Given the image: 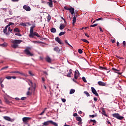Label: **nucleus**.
<instances>
[{
  "label": "nucleus",
  "mask_w": 126,
  "mask_h": 126,
  "mask_svg": "<svg viewBox=\"0 0 126 126\" xmlns=\"http://www.w3.org/2000/svg\"><path fill=\"white\" fill-rule=\"evenodd\" d=\"M11 42V47H12V48H13V49H16L18 48V45H19V44H20V43L22 42V40L15 39L12 40Z\"/></svg>",
  "instance_id": "obj_1"
},
{
  "label": "nucleus",
  "mask_w": 126,
  "mask_h": 126,
  "mask_svg": "<svg viewBox=\"0 0 126 126\" xmlns=\"http://www.w3.org/2000/svg\"><path fill=\"white\" fill-rule=\"evenodd\" d=\"M30 50H31V48L28 47L24 50V53L26 55L29 56L30 57H32L33 56V54L30 52Z\"/></svg>",
  "instance_id": "obj_2"
},
{
  "label": "nucleus",
  "mask_w": 126,
  "mask_h": 126,
  "mask_svg": "<svg viewBox=\"0 0 126 126\" xmlns=\"http://www.w3.org/2000/svg\"><path fill=\"white\" fill-rule=\"evenodd\" d=\"M112 116L114 118H116V119H118V120H124V119H125V118L123 116H120V114L119 113H114L112 114Z\"/></svg>",
  "instance_id": "obj_3"
},
{
  "label": "nucleus",
  "mask_w": 126,
  "mask_h": 126,
  "mask_svg": "<svg viewBox=\"0 0 126 126\" xmlns=\"http://www.w3.org/2000/svg\"><path fill=\"white\" fill-rule=\"evenodd\" d=\"M64 8L66 10H69L70 13H71L72 15L74 14V8L72 7L69 8L68 6H64Z\"/></svg>",
  "instance_id": "obj_4"
},
{
  "label": "nucleus",
  "mask_w": 126,
  "mask_h": 126,
  "mask_svg": "<svg viewBox=\"0 0 126 126\" xmlns=\"http://www.w3.org/2000/svg\"><path fill=\"white\" fill-rule=\"evenodd\" d=\"M31 118L30 117H24L22 119V121L24 124H27L31 120Z\"/></svg>",
  "instance_id": "obj_5"
},
{
  "label": "nucleus",
  "mask_w": 126,
  "mask_h": 126,
  "mask_svg": "<svg viewBox=\"0 0 126 126\" xmlns=\"http://www.w3.org/2000/svg\"><path fill=\"white\" fill-rule=\"evenodd\" d=\"M92 92L93 94L95 95L96 97H98L99 96V94H98V93H97V91H96V90H95V88L92 87L91 88Z\"/></svg>",
  "instance_id": "obj_6"
},
{
  "label": "nucleus",
  "mask_w": 126,
  "mask_h": 126,
  "mask_svg": "<svg viewBox=\"0 0 126 126\" xmlns=\"http://www.w3.org/2000/svg\"><path fill=\"white\" fill-rule=\"evenodd\" d=\"M23 8H24L25 10H26V11H30L31 10V8H30V6L27 5H24Z\"/></svg>",
  "instance_id": "obj_7"
},
{
  "label": "nucleus",
  "mask_w": 126,
  "mask_h": 126,
  "mask_svg": "<svg viewBox=\"0 0 126 126\" xmlns=\"http://www.w3.org/2000/svg\"><path fill=\"white\" fill-rule=\"evenodd\" d=\"M78 77H79V71L78 70H76L74 74V78L75 79H77Z\"/></svg>",
  "instance_id": "obj_8"
},
{
  "label": "nucleus",
  "mask_w": 126,
  "mask_h": 126,
  "mask_svg": "<svg viewBox=\"0 0 126 126\" xmlns=\"http://www.w3.org/2000/svg\"><path fill=\"white\" fill-rule=\"evenodd\" d=\"M97 84L99 86H106L107 85V84L104 82L102 81H98L97 82Z\"/></svg>",
  "instance_id": "obj_9"
},
{
  "label": "nucleus",
  "mask_w": 126,
  "mask_h": 126,
  "mask_svg": "<svg viewBox=\"0 0 126 126\" xmlns=\"http://www.w3.org/2000/svg\"><path fill=\"white\" fill-rule=\"evenodd\" d=\"M3 119L5 120L6 121H8V122H13V120L11 119L10 117H8V116H4L3 117Z\"/></svg>",
  "instance_id": "obj_10"
},
{
  "label": "nucleus",
  "mask_w": 126,
  "mask_h": 126,
  "mask_svg": "<svg viewBox=\"0 0 126 126\" xmlns=\"http://www.w3.org/2000/svg\"><path fill=\"white\" fill-rule=\"evenodd\" d=\"M7 28H8V27L6 26L5 28L3 29V33H4V34H5L7 36H8V35H9V32H7Z\"/></svg>",
  "instance_id": "obj_11"
},
{
  "label": "nucleus",
  "mask_w": 126,
  "mask_h": 126,
  "mask_svg": "<svg viewBox=\"0 0 126 126\" xmlns=\"http://www.w3.org/2000/svg\"><path fill=\"white\" fill-rule=\"evenodd\" d=\"M52 122V120H50V121H46V122H44L43 123H42V126H49V125H50V124H51V122Z\"/></svg>",
  "instance_id": "obj_12"
},
{
  "label": "nucleus",
  "mask_w": 126,
  "mask_h": 126,
  "mask_svg": "<svg viewBox=\"0 0 126 126\" xmlns=\"http://www.w3.org/2000/svg\"><path fill=\"white\" fill-rule=\"evenodd\" d=\"M55 40L58 42V43L59 44H60V45H62L63 42H62V40H61V39L59 37H57L55 38Z\"/></svg>",
  "instance_id": "obj_13"
},
{
  "label": "nucleus",
  "mask_w": 126,
  "mask_h": 126,
  "mask_svg": "<svg viewBox=\"0 0 126 126\" xmlns=\"http://www.w3.org/2000/svg\"><path fill=\"white\" fill-rule=\"evenodd\" d=\"M49 2H48L49 6L50 7H53V0H48Z\"/></svg>",
  "instance_id": "obj_14"
},
{
  "label": "nucleus",
  "mask_w": 126,
  "mask_h": 126,
  "mask_svg": "<svg viewBox=\"0 0 126 126\" xmlns=\"http://www.w3.org/2000/svg\"><path fill=\"white\" fill-rule=\"evenodd\" d=\"M45 60L46 61V62H47V63H52V60H51V58L49 57V56H47L45 58Z\"/></svg>",
  "instance_id": "obj_15"
},
{
  "label": "nucleus",
  "mask_w": 126,
  "mask_h": 126,
  "mask_svg": "<svg viewBox=\"0 0 126 126\" xmlns=\"http://www.w3.org/2000/svg\"><path fill=\"white\" fill-rule=\"evenodd\" d=\"M71 74H72V70L70 69L69 73L67 74V77H71Z\"/></svg>",
  "instance_id": "obj_16"
},
{
  "label": "nucleus",
  "mask_w": 126,
  "mask_h": 126,
  "mask_svg": "<svg viewBox=\"0 0 126 126\" xmlns=\"http://www.w3.org/2000/svg\"><path fill=\"white\" fill-rule=\"evenodd\" d=\"M10 73H19V74H23V73H21L18 71H12L10 72Z\"/></svg>",
  "instance_id": "obj_17"
},
{
  "label": "nucleus",
  "mask_w": 126,
  "mask_h": 126,
  "mask_svg": "<svg viewBox=\"0 0 126 126\" xmlns=\"http://www.w3.org/2000/svg\"><path fill=\"white\" fill-rule=\"evenodd\" d=\"M34 36H35L34 32H31L29 35V37H30V38H34Z\"/></svg>",
  "instance_id": "obj_18"
},
{
  "label": "nucleus",
  "mask_w": 126,
  "mask_h": 126,
  "mask_svg": "<svg viewBox=\"0 0 126 126\" xmlns=\"http://www.w3.org/2000/svg\"><path fill=\"white\" fill-rule=\"evenodd\" d=\"M34 28H35V26H32L31 27L30 33H33L34 32Z\"/></svg>",
  "instance_id": "obj_19"
},
{
  "label": "nucleus",
  "mask_w": 126,
  "mask_h": 126,
  "mask_svg": "<svg viewBox=\"0 0 126 126\" xmlns=\"http://www.w3.org/2000/svg\"><path fill=\"white\" fill-rule=\"evenodd\" d=\"M64 27H65L64 26V25L61 24L60 26V30H63V29H64Z\"/></svg>",
  "instance_id": "obj_20"
},
{
  "label": "nucleus",
  "mask_w": 126,
  "mask_h": 126,
  "mask_svg": "<svg viewBox=\"0 0 126 126\" xmlns=\"http://www.w3.org/2000/svg\"><path fill=\"white\" fill-rule=\"evenodd\" d=\"M102 114L105 117H108V115H107V113H106V111H105V110H102Z\"/></svg>",
  "instance_id": "obj_21"
},
{
  "label": "nucleus",
  "mask_w": 126,
  "mask_h": 126,
  "mask_svg": "<svg viewBox=\"0 0 126 126\" xmlns=\"http://www.w3.org/2000/svg\"><path fill=\"white\" fill-rule=\"evenodd\" d=\"M76 22V17L74 16L73 18V25H74Z\"/></svg>",
  "instance_id": "obj_22"
},
{
  "label": "nucleus",
  "mask_w": 126,
  "mask_h": 126,
  "mask_svg": "<svg viewBox=\"0 0 126 126\" xmlns=\"http://www.w3.org/2000/svg\"><path fill=\"white\" fill-rule=\"evenodd\" d=\"M51 32H52V33H56V32H57V30L56 28H53L51 29Z\"/></svg>",
  "instance_id": "obj_23"
},
{
  "label": "nucleus",
  "mask_w": 126,
  "mask_h": 126,
  "mask_svg": "<svg viewBox=\"0 0 126 126\" xmlns=\"http://www.w3.org/2000/svg\"><path fill=\"white\" fill-rule=\"evenodd\" d=\"M14 32H18V33H19V32H20V31L19 30V29H18V28H16L14 29Z\"/></svg>",
  "instance_id": "obj_24"
},
{
  "label": "nucleus",
  "mask_w": 126,
  "mask_h": 126,
  "mask_svg": "<svg viewBox=\"0 0 126 126\" xmlns=\"http://www.w3.org/2000/svg\"><path fill=\"white\" fill-rule=\"evenodd\" d=\"M91 123H94V124H96L97 122L95 120H91L89 122V124H91Z\"/></svg>",
  "instance_id": "obj_25"
},
{
  "label": "nucleus",
  "mask_w": 126,
  "mask_h": 126,
  "mask_svg": "<svg viewBox=\"0 0 126 126\" xmlns=\"http://www.w3.org/2000/svg\"><path fill=\"white\" fill-rule=\"evenodd\" d=\"M75 92V90L74 89H71L69 92V94H73Z\"/></svg>",
  "instance_id": "obj_26"
},
{
  "label": "nucleus",
  "mask_w": 126,
  "mask_h": 126,
  "mask_svg": "<svg viewBox=\"0 0 126 126\" xmlns=\"http://www.w3.org/2000/svg\"><path fill=\"white\" fill-rule=\"evenodd\" d=\"M51 125H53L54 126H58V124L56 122H54L53 121H51Z\"/></svg>",
  "instance_id": "obj_27"
},
{
  "label": "nucleus",
  "mask_w": 126,
  "mask_h": 126,
  "mask_svg": "<svg viewBox=\"0 0 126 126\" xmlns=\"http://www.w3.org/2000/svg\"><path fill=\"white\" fill-rule=\"evenodd\" d=\"M0 46H2V47H7V43L4 42V43L1 44Z\"/></svg>",
  "instance_id": "obj_28"
},
{
  "label": "nucleus",
  "mask_w": 126,
  "mask_h": 126,
  "mask_svg": "<svg viewBox=\"0 0 126 126\" xmlns=\"http://www.w3.org/2000/svg\"><path fill=\"white\" fill-rule=\"evenodd\" d=\"M84 94H86V96H87V97H90V94H89V93L86 91H85L84 92Z\"/></svg>",
  "instance_id": "obj_29"
},
{
  "label": "nucleus",
  "mask_w": 126,
  "mask_h": 126,
  "mask_svg": "<svg viewBox=\"0 0 126 126\" xmlns=\"http://www.w3.org/2000/svg\"><path fill=\"white\" fill-rule=\"evenodd\" d=\"M54 51H55V52H59V51H60V48L59 47H55L54 49Z\"/></svg>",
  "instance_id": "obj_30"
},
{
  "label": "nucleus",
  "mask_w": 126,
  "mask_h": 126,
  "mask_svg": "<svg viewBox=\"0 0 126 126\" xmlns=\"http://www.w3.org/2000/svg\"><path fill=\"white\" fill-rule=\"evenodd\" d=\"M65 34V32H61L59 33V36H63V35H64Z\"/></svg>",
  "instance_id": "obj_31"
},
{
  "label": "nucleus",
  "mask_w": 126,
  "mask_h": 126,
  "mask_svg": "<svg viewBox=\"0 0 126 126\" xmlns=\"http://www.w3.org/2000/svg\"><path fill=\"white\" fill-rule=\"evenodd\" d=\"M81 40L83 41V42H84L85 43H89V41H88L87 40L85 39H82Z\"/></svg>",
  "instance_id": "obj_32"
},
{
  "label": "nucleus",
  "mask_w": 126,
  "mask_h": 126,
  "mask_svg": "<svg viewBox=\"0 0 126 126\" xmlns=\"http://www.w3.org/2000/svg\"><path fill=\"white\" fill-rule=\"evenodd\" d=\"M34 36H36V37H40V35L37 33V32H34Z\"/></svg>",
  "instance_id": "obj_33"
},
{
  "label": "nucleus",
  "mask_w": 126,
  "mask_h": 126,
  "mask_svg": "<svg viewBox=\"0 0 126 126\" xmlns=\"http://www.w3.org/2000/svg\"><path fill=\"white\" fill-rule=\"evenodd\" d=\"M82 80H83V81H84V82H85V83H87V81L86 80V78H85V77H82Z\"/></svg>",
  "instance_id": "obj_34"
},
{
  "label": "nucleus",
  "mask_w": 126,
  "mask_h": 126,
  "mask_svg": "<svg viewBox=\"0 0 126 126\" xmlns=\"http://www.w3.org/2000/svg\"><path fill=\"white\" fill-rule=\"evenodd\" d=\"M11 25H14V23L10 22V23L7 25V26L8 27H9V26H10Z\"/></svg>",
  "instance_id": "obj_35"
},
{
  "label": "nucleus",
  "mask_w": 126,
  "mask_h": 126,
  "mask_svg": "<svg viewBox=\"0 0 126 126\" xmlns=\"http://www.w3.org/2000/svg\"><path fill=\"white\" fill-rule=\"evenodd\" d=\"M3 82V78H0V84H1Z\"/></svg>",
  "instance_id": "obj_36"
},
{
  "label": "nucleus",
  "mask_w": 126,
  "mask_h": 126,
  "mask_svg": "<svg viewBox=\"0 0 126 126\" xmlns=\"http://www.w3.org/2000/svg\"><path fill=\"white\" fill-rule=\"evenodd\" d=\"M65 43L66 44H67V45H68V46H70V47L73 48L71 45H70V44H69V43H68V42H67V40H65Z\"/></svg>",
  "instance_id": "obj_37"
},
{
  "label": "nucleus",
  "mask_w": 126,
  "mask_h": 126,
  "mask_svg": "<svg viewBox=\"0 0 126 126\" xmlns=\"http://www.w3.org/2000/svg\"><path fill=\"white\" fill-rule=\"evenodd\" d=\"M76 120H77V121H78V122H81V118L80 117H77Z\"/></svg>",
  "instance_id": "obj_38"
},
{
  "label": "nucleus",
  "mask_w": 126,
  "mask_h": 126,
  "mask_svg": "<svg viewBox=\"0 0 126 126\" xmlns=\"http://www.w3.org/2000/svg\"><path fill=\"white\" fill-rule=\"evenodd\" d=\"M78 52L79 54H82V53H83V51H82V50L80 49H78Z\"/></svg>",
  "instance_id": "obj_39"
},
{
  "label": "nucleus",
  "mask_w": 126,
  "mask_h": 126,
  "mask_svg": "<svg viewBox=\"0 0 126 126\" xmlns=\"http://www.w3.org/2000/svg\"><path fill=\"white\" fill-rule=\"evenodd\" d=\"M6 68H8V66H6L5 67H2L0 70H3V69H6Z\"/></svg>",
  "instance_id": "obj_40"
},
{
  "label": "nucleus",
  "mask_w": 126,
  "mask_h": 126,
  "mask_svg": "<svg viewBox=\"0 0 126 126\" xmlns=\"http://www.w3.org/2000/svg\"><path fill=\"white\" fill-rule=\"evenodd\" d=\"M98 26V24H94V25H91L90 26V27H96V26Z\"/></svg>",
  "instance_id": "obj_41"
},
{
  "label": "nucleus",
  "mask_w": 126,
  "mask_h": 126,
  "mask_svg": "<svg viewBox=\"0 0 126 126\" xmlns=\"http://www.w3.org/2000/svg\"><path fill=\"white\" fill-rule=\"evenodd\" d=\"M8 32H12V29H11V28L10 27H8Z\"/></svg>",
  "instance_id": "obj_42"
},
{
  "label": "nucleus",
  "mask_w": 126,
  "mask_h": 126,
  "mask_svg": "<svg viewBox=\"0 0 126 126\" xmlns=\"http://www.w3.org/2000/svg\"><path fill=\"white\" fill-rule=\"evenodd\" d=\"M99 69H107L106 67H102L101 66H100L99 67Z\"/></svg>",
  "instance_id": "obj_43"
},
{
  "label": "nucleus",
  "mask_w": 126,
  "mask_h": 126,
  "mask_svg": "<svg viewBox=\"0 0 126 126\" xmlns=\"http://www.w3.org/2000/svg\"><path fill=\"white\" fill-rule=\"evenodd\" d=\"M5 78L8 80L11 79V76H7L5 77Z\"/></svg>",
  "instance_id": "obj_44"
},
{
  "label": "nucleus",
  "mask_w": 126,
  "mask_h": 126,
  "mask_svg": "<svg viewBox=\"0 0 126 126\" xmlns=\"http://www.w3.org/2000/svg\"><path fill=\"white\" fill-rule=\"evenodd\" d=\"M15 35H16V36H19V37H21L22 36V35H21V34L20 33H15Z\"/></svg>",
  "instance_id": "obj_45"
},
{
  "label": "nucleus",
  "mask_w": 126,
  "mask_h": 126,
  "mask_svg": "<svg viewBox=\"0 0 126 126\" xmlns=\"http://www.w3.org/2000/svg\"><path fill=\"white\" fill-rule=\"evenodd\" d=\"M33 43H37V44H40V43H42V42L39 41H33Z\"/></svg>",
  "instance_id": "obj_46"
},
{
  "label": "nucleus",
  "mask_w": 126,
  "mask_h": 126,
  "mask_svg": "<svg viewBox=\"0 0 126 126\" xmlns=\"http://www.w3.org/2000/svg\"><path fill=\"white\" fill-rule=\"evenodd\" d=\"M6 8H0V10H4V11H5V12H6Z\"/></svg>",
  "instance_id": "obj_47"
},
{
  "label": "nucleus",
  "mask_w": 126,
  "mask_h": 126,
  "mask_svg": "<svg viewBox=\"0 0 126 126\" xmlns=\"http://www.w3.org/2000/svg\"><path fill=\"white\" fill-rule=\"evenodd\" d=\"M116 57L118 59H120V60H124V58L123 57H120V56H116Z\"/></svg>",
  "instance_id": "obj_48"
},
{
  "label": "nucleus",
  "mask_w": 126,
  "mask_h": 126,
  "mask_svg": "<svg viewBox=\"0 0 126 126\" xmlns=\"http://www.w3.org/2000/svg\"><path fill=\"white\" fill-rule=\"evenodd\" d=\"M62 102H63V103H65V101H66V100L65 99V98H62Z\"/></svg>",
  "instance_id": "obj_49"
},
{
  "label": "nucleus",
  "mask_w": 126,
  "mask_h": 126,
  "mask_svg": "<svg viewBox=\"0 0 126 126\" xmlns=\"http://www.w3.org/2000/svg\"><path fill=\"white\" fill-rule=\"evenodd\" d=\"M21 25H22V26H24V27H25V26H27L26 24L22 23Z\"/></svg>",
  "instance_id": "obj_50"
},
{
  "label": "nucleus",
  "mask_w": 126,
  "mask_h": 126,
  "mask_svg": "<svg viewBox=\"0 0 126 126\" xmlns=\"http://www.w3.org/2000/svg\"><path fill=\"white\" fill-rule=\"evenodd\" d=\"M99 20H103V18H99L96 19V21H99Z\"/></svg>",
  "instance_id": "obj_51"
},
{
  "label": "nucleus",
  "mask_w": 126,
  "mask_h": 126,
  "mask_svg": "<svg viewBox=\"0 0 126 126\" xmlns=\"http://www.w3.org/2000/svg\"><path fill=\"white\" fill-rule=\"evenodd\" d=\"M112 70H115L116 71H120V70H118L115 68H112Z\"/></svg>",
  "instance_id": "obj_52"
},
{
  "label": "nucleus",
  "mask_w": 126,
  "mask_h": 126,
  "mask_svg": "<svg viewBox=\"0 0 126 126\" xmlns=\"http://www.w3.org/2000/svg\"><path fill=\"white\" fill-rule=\"evenodd\" d=\"M45 113V110H43L40 114V116H42V115H43V114H44Z\"/></svg>",
  "instance_id": "obj_53"
},
{
  "label": "nucleus",
  "mask_w": 126,
  "mask_h": 126,
  "mask_svg": "<svg viewBox=\"0 0 126 126\" xmlns=\"http://www.w3.org/2000/svg\"><path fill=\"white\" fill-rule=\"evenodd\" d=\"M94 100L95 102H96V101L98 100V98L97 97H95L94 98Z\"/></svg>",
  "instance_id": "obj_54"
},
{
  "label": "nucleus",
  "mask_w": 126,
  "mask_h": 126,
  "mask_svg": "<svg viewBox=\"0 0 126 126\" xmlns=\"http://www.w3.org/2000/svg\"><path fill=\"white\" fill-rule=\"evenodd\" d=\"M111 42L114 44V43H116V39H112Z\"/></svg>",
  "instance_id": "obj_55"
},
{
  "label": "nucleus",
  "mask_w": 126,
  "mask_h": 126,
  "mask_svg": "<svg viewBox=\"0 0 126 126\" xmlns=\"http://www.w3.org/2000/svg\"><path fill=\"white\" fill-rule=\"evenodd\" d=\"M99 30L100 32H103V30L102 29V28L101 27H99Z\"/></svg>",
  "instance_id": "obj_56"
},
{
  "label": "nucleus",
  "mask_w": 126,
  "mask_h": 126,
  "mask_svg": "<svg viewBox=\"0 0 126 126\" xmlns=\"http://www.w3.org/2000/svg\"><path fill=\"white\" fill-rule=\"evenodd\" d=\"M85 35L86 37H88V38H89V34H88V33H85Z\"/></svg>",
  "instance_id": "obj_57"
},
{
  "label": "nucleus",
  "mask_w": 126,
  "mask_h": 126,
  "mask_svg": "<svg viewBox=\"0 0 126 126\" xmlns=\"http://www.w3.org/2000/svg\"><path fill=\"white\" fill-rule=\"evenodd\" d=\"M31 94V93L30 92L28 91L27 93V95H30Z\"/></svg>",
  "instance_id": "obj_58"
},
{
  "label": "nucleus",
  "mask_w": 126,
  "mask_h": 126,
  "mask_svg": "<svg viewBox=\"0 0 126 126\" xmlns=\"http://www.w3.org/2000/svg\"><path fill=\"white\" fill-rule=\"evenodd\" d=\"M90 117H91V118H94L95 117V115H90Z\"/></svg>",
  "instance_id": "obj_59"
},
{
  "label": "nucleus",
  "mask_w": 126,
  "mask_h": 126,
  "mask_svg": "<svg viewBox=\"0 0 126 126\" xmlns=\"http://www.w3.org/2000/svg\"><path fill=\"white\" fill-rule=\"evenodd\" d=\"M73 116H74V117H77V113H74V114H73Z\"/></svg>",
  "instance_id": "obj_60"
},
{
  "label": "nucleus",
  "mask_w": 126,
  "mask_h": 126,
  "mask_svg": "<svg viewBox=\"0 0 126 126\" xmlns=\"http://www.w3.org/2000/svg\"><path fill=\"white\" fill-rule=\"evenodd\" d=\"M78 114H79L80 115H81V114H82V111H78Z\"/></svg>",
  "instance_id": "obj_61"
},
{
  "label": "nucleus",
  "mask_w": 126,
  "mask_h": 126,
  "mask_svg": "<svg viewBox=\"0 0 126 126\" xmlns=\"http://www.w3.org/2000/svg\"><path fill=\"white\" fill-rule=\"evenodd\" d=\"M12 1H14L15 2L18 1L19 0H11Z\"/></svg>",
  "instance_id": "obj_62"
},
{
  "label": "nucleus",
  "mask_w": 126,
  "mask_h": 126,
  "mask_svg": "<svg viewBox=\"0 0 126 126\" xmlns=\"http://www.w3.org/2000/svg\"><path fill=\"white\" fill-rule=\"evenodd\" d=\"M26 99V97H22L21 98V100H25Z\"/></svg>",
  "instance_id": "obj_63"
},
{
  "label": "nucleus",
  "mask_w": 126,
  "mask_h": 126,
  "mask_svg": "<svg viewBox=\"0 0 126 126\" xmlns=\"http://www.w3.org/2000/svg\"><path fill=\"white\" fill-rule=\"evenodd\" d=\"M123 45H124V46H126V41H123Z\"/></svg>",
  "instance_id": "obj_64"
}]
</instances>
